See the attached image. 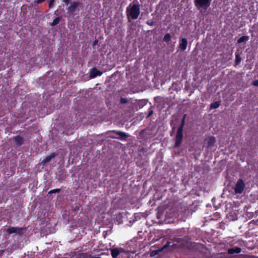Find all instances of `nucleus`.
Instances as JSON below:
<instances>
[{"mask_svg": "<svg viewBox=\"0 0 258 258\" xmlns=\"http://www.w3.org/2000/svg\"><path fill=\"white\" fill-rule=\"evenodd\" d=\"M140 14V7L139 4H130L126 8V16L128 19H137Z\"/></svg>", "mask_w": 258, "mask_h": 258, "instance_id": "obj_1", "label": "nucleus"}, {"mask_svg": "<svg viewBox=\"0 0 258 258\" xmlns=\"http://www.w3.org/2000/svg\"><path fill=\"white\" fill-rule=\"evenodd\" d=\"M212 0H194L196 8L203 13L205 12L211 4Z\"/></svg>", "mask_w": 258, "mask_h": 258, "instance_id": "obj_2", "label": "nucleus"}, {"mask_svg": "<svg viewBox=\"0 0 258 258\" xmlns=\"http://www.w3.org/2000/svg\"><path fill=\"white\" fill-rule=\"evenodd\" d=\"M184 123L185 119L184 117H183L182 119L180 126L178 127L177 134L175 136V143L174 145L175 148L179 147L181 144L183 138V128L184 125Z\"/></svg>", "mask_w": 258, "mask_h": 258, "instance_id": "obj_3", "label": "nucleus"}, {"mask_svg": "<svg viewBox=\"0 0 258 258\" xmlns=\"http://www.w3.org/2000/svg\"><path fill=\"white\" fill-rule=\"evenodd\" d=\"M83 7V3L80 1H73L71 2L70 5L67 8L68 13L70 14H74L76 11H79L80 9Z\"/></svg>", "mask_w": 258, "mask_h": 258, "instance_id": "obj_4", "label": "nucleus"}, {"mask_svg": "<svg viewBox=\"0 0 258 258\" xmlns=\"http://www.w3.org/2000/svg\"><path fill=\"white\" fill-rule=\"evenodd\" d=\"M26 230V227H11L5 230L7 235H11L13 233L21 235L23 234L24 231Z\"/></svg>", "mask_w": 258, "mask_h": 258, "instance_id": "obj_5", "label": "nucleus"}, {"mask_svg": "<svg viewBox=\"0 0 258 258\" xmlns=\"http://www.w3.org/2000/svg\"><path fill=\"white\" fill-rule=\"evenodd\" d=\"M245 187L244 182L242 179H239L234 187V192L235 194H241Z\"/></svg>", "mask_w": 258, "mask_h": 258, "instance_id": "obj_6", "label": "nucleus"}, {"mask_svg": "<svg viewBox=\"0 0 258 258\" xmlns=\"http://www.w3.org/2000/svg\"><path fill=\"white\" fill-rule=\"evenodd\" d=\"M110 133L115 134L116 135L119 136V138H117L114 136H110V137L113 139H119L121 140H125L128 136L124 132L120 131H111Z\"/></svg>", "mask_w": 258, "mask_h": 258, "instance_id": "obj_7", "label": "nucleus"}, {"mask_svg": "<svg viewBox=\"0 0 258 258\" xmlns=\"http://www.w3.org/2000/svg\"><path fill=\"white\" fill-rule=\"evenodd\" d=\"M205 141L207 142V148H208L214 147L216 142L215 138L213 136L209 137Z\"/></svg>", "mask_w": 258, "mask_h": 258, "instance_id": "obj_8", "label": "nucleus"}, {"mask_svg": "<svg viewBox=\"0 0 258 258\" xmlns=\"http://www.w3.org/2000/svg\"><path fill=\"white\" fill-rule=\"evenodd\" d=\"M187 40L185 38H182L180 40V43L178 46L179 49H180L182 51L185 50L187 46Z\"/></svg>", "mask_w": 258, "mask_h": 258, "instance_id": "obj_9", "label": "nucleus"}, {"mask_svg": "<svg viewBox=\"0 0 258 258\" xmlns=\"http://www.w3.org/2000/svg\"><path fill=\"white\" fill-rule=\"evenodd\" d=\"M102 72L98 70L96 68H94L91 72L90 73V76L91 78H93L97 76H100L102 75Z\"/></svg>", "mask_w": 258, "mask_h": 258, "instance_id": "obj_10", "label": "nucleus"}, {"mask_svg": "<svg viewBox=\"0 0 258 258\" xmlns=\"http://www.w3.org/2000/svg\"><path fill=\"white\" fill-rule=\"evenodd\" d=\"M241 251V249L238 247L234 248H231L228 249V253L229 254H233L234 253H239Z\"/></svg>", "mask_w": 258, "mask_h": 258, "instance_id": "obj_11", "label": "nucleus"}, {"mask_svg": "<svg viewBox=\"0 0 258 258\" xmlns=\"http://www.w3.org/2000/svg\"><path fill=\"white\" fill-rule=\"evenodd\" d=\"M14 141L16 145L19 146L22 145L24 143L23 139L20 136H17L15 137L14 138Z\"/></svg>", "mask_w": 258, "mask_h": 258, "instance_id": "obj_12", "label": "nucleus"}, {"mask_svg": "<svg viewBox=\"0 0 258 258\" xmlns=\"http://www.w3.org/2000/svg\"><path fill=\"white\" fill-rule=\"evenodd\" d=\"M119 253H120V251L117 248H113V249H111V254L112 257H113V258H116L119 254Z\"/></svg>", "mask_w": 258, "mask_h": 258, "instance_id": "obj_13", "label": "nucleus"}, {"mask_svg": "<svg viewBox=\"0 0 258 258\" xmlns=\"http://www.w3.org/2000/svg\"><path fill=\"white\" fill-rule=\"evenodd\" d=\"M220 103L221 102L219 101H215L210 104V108L211 109H216L220 106Z\"/></svg>", "mask_w": 258, "mask_h": 258, "instance_id": "obj_14", "label": "nucleus"}, {"mask_svg": "<svg viewBox=\"0 0 258 258\" xmlns=\"http://www.w3.org/2000/svg\"><path fill=\"white\" fill-rule=\"evenodd\" d=\"M56 156L55 153H52L48 156H47L43 160L44 163L49 162L51 159L54 158Z\"/></svg>", "mask_w": 258, "mask_h": 258, "instance_id": "obj_15", "label": "nucleus"}, {"mask_svg": "<svg viewBox=\"0 0 258 258\" xmlns=\"http://www.w3.org/2000/svg\"><path fill=\"white\" fill-rule=\"evenodd\" d=\"M171 35L170 33H166L163 37V40L165 42H169L171 41Z\"/></svg>", "mask_w": 258, "mask_h": 258, "instance_id": "obj_16", "label": "nucleus"}, {"mask_svg": "<svg viewBox=\"0 0 258 258\" xmlns=\"http://www.w3.org/2000/svg\"><path fill=\"white\" fill-rule=\"evenodd\" d=\"M60 18L59 17H57L55 18L53 21L50 23V25L51 26H55L57 25L60 20Z\"/></svg>", "mask_w": 258, "mask_h": 258, "instance_id": "obj_17", "label": "nucleus"}, {"mask_svg": "<svg viewBox=\"0 0 258 258\" xmlns=\"http://www.w3.org/2000/svg\"><path fill=\"white\" fill-rule=\"evenodd\" d=\"M248 40V36H243L241 37H240L238 40H237V42L238 43H241L242 42H245V41H246Z\"/></svg>", "mask_w": 258, "mask_h": 258, "instance_id": "obj_18", "label": "nucleus"}, {"mask_svg": "<svg viewBox=\"0 0 258 258\" xmlns=\"http://www.w3.org/2000/svg\"><path fill=\"white\" fill-rule=\"evenodd\" d=\"M162 251V249H158V250H153L151 253V256H154L159 253V252Z\"/></svg>", "mask_w": 258, "mask_h": 258, "instance_id": "obj_19", "label": "nucleus"}, {"mask_svg": "<svg viewBox=\"0 0 258 258\" xmlns=\"http://www.w3.org/2000/svg\"><path fill=\"white\" fill-rule=\"evenodd\" d=\"M61 189L60 188H56L51 189L48 192V194H52L54 193L59 192L60 191Z\"/></svg>", "mask_w": 258, "mask_h": 258, "instance_id": "obj_20", "label": "nucleus"}, {"mask_svg": "<svg viewBox=\"0 0 258 258\" xmlns=\"http://www.w3.org/2000/svg\"><path fill=\"white\" fill-rule=\"evenodd\" d=\"M55 0H48V7L49 9H51L54 6Z\"/></svg>", "mask_w": 258, "mask_h": 258, "instance_id": "obj_21", "label": "nucleus"}, {"mask_svg": "<svg viewBox=\"0 0 258 258\" xmlns=\"http://www.w3.org/2000/svg\"><path fill=\"white\" fill-rule=\"evenodd\" d=\"M241 60V57L238 54L236 55L235 57V62L236 64H238Z\"/></svg>", "mask_w": 258, "mask_h": 258, "instance_id": "obj_22", "label": "nucleus"}, {"mask_svg": "<svg viewBox=\"0 0 258 258\" xmlns=\"http://www.w3.org/2000/svg\"><path fill=\"white\" fill-rule=\"evenodd\" d=\"M146 24L149 26H152L155 24V23L153 20H149L147 21Z\"/></svg>", "mask_w": 258, "mask_h": 258, "instance_id": "obj_23", "label": "nucleus"}, {"mask_svg": "<svg viewBox=\"0 0 258 258\" xmlns=\"http://www.w3.org/2000/svg\"><path fill=\"white\" fill-rule=\"evenodd\" d=\"M170 242H168V241L166 243L162 248H161L160 249H162V251L163 249H166L168 247H169V245H170Z\"/></svg>", "mask_w": 258, "mask_h": 258, "instance_id": "obj_24", "label": "nucleus"}, {"mask_svg": "<svg viewBox=\"0 0 258 258\" xmlns=\"http://www.w3.org/2000/svg\"><path fill=\"white\" fill-rule=\"evenodd\" d=\"M120 102L121 104H125L127 102V100L125 98H121Z\"/></svg>", "mask_w": 258, "mask_h": 258, "instance_id": "obj_25", "label": "nucleus"}, {"mask_svg": "<svg viewBox=\"0 0 258 258\" xmlns=\"http://www.w3.org/2000/svg\"><path fill=\"white\" fill-rule=\"evenodd\" d=\"M252 85L254 86H256L257 87L258 86V80H254L252 82Z\"/></svg>", "mask_w": 258, "mask_h": 258, "instance_id": "obj_26", "label": "nucleus"}, {"mask_svg": "<svg viewBox=\"0 0 258 258\" xmlns=\"http://www.w3.org/2000/svg\"><path fill=\"white\" fill-rule=\"evenodd\" d=\"M45 0H35L34 3L37 4H41L42 2H44Z\"/></svg>", "mask_w": 258, "mask_h": 258, "instance_id": "obj_27", "label": "nucleus"}, {"mask_svg": "<svg viewBox=\"0 0 258 258\" xmlns=\"http://www.w3.org/2000/svg\"><path fill=\"white\" fill-rule=\"evenodd\" d=\"M70 0H62V2L64 3L67 6L70 3Z\"/></svg>", "mask_w": 258, "mask_h": 258, "instance_id": "obj_28", "label": "nucleus"}, {"mask_svg": "<svg viewBox=\"0 0 258 258\" xmlns=\"http://www.w3.org/2000/svg\"><path fill=\"white\" fill-rule=\"evenodd\" d=\"M153 110H150V111L148 113L147 117L150 116L151 115H152L153 114Z\"/></svg>", "mask_w": 258, "mask_h": 258, "instance_id": "obj_29", "label": "nucleus"}, {"mask_svg": "<svg viewBox=\"0 0 258 258\" xmlns=\"http://www.w3.org/2000/svg\"><path fill=\"white\" fill-rule=\"evenodd\" d=\"M4 251H5L4 250H0V257L2 256L4 254Z\"/></svg>", "mask_w": 258, "mask_h": 258, "instance_id": "obj_30", "label": "nucleus"}, {"mask_svg": "<svg viewBox=\"0 0 258 258\" xmlns=\"http://www.w3.org/2000/svg\"><path fill=\"white\" fill-rule=\"evenodd\" d=\"M97 43H98V40H96L93 42V45L94 46V45H96L97 44Z\"/></svg>", "mask_w": 258, "mask_h": 258, "instance_id": "obj_31", "label": "nucleus"}, {"mask_svg": "<svg viewBox=\"0 0 258 258\" xmlns=\"http://www.w3.org/2000/svg\"><path fill=\"white\" fill-rule=\"evenodd\" d=\"M236 219V216L235 215V217H233L231 219L232 220H234Z\"/></svg>", "mask_w": 258, "mask_h": 258, "instance_id": "obj_32", "label": "nucleus"}]
</instances>
